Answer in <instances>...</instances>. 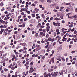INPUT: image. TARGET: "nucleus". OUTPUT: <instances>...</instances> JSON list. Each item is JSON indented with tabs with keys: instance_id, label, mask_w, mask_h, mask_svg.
<instances>
[{
	"instance_id": "1",
	"label": "nucleus",
	"mask_w": 77,
	"mask_h": 77,
	"mask_svg": "<svg viewBox=\"0 0 77 77\" xmlns=\"http://www.w3.org/2000/svg\"><path fill=\"white\" fill-rule=\"evenodd\" d=\"M51 62L52 63H53L54 62V57H53L50 59V61L49 62V65H51Z\"/></svg>"
},
{
	"instance_id": "2",
	"label": "nucleus",
	"mask_w": 77,
	"mask_h": 77,
	"mask_svg": "<svg viewBox=\"0 0 77 77\" xmlns=\"http://www.w3.org/2000/svg\"><path fill=\"white\" fill-rule=\"evenodd\" d=\"M57 74H58V72H54V74L53 72H52L51 74V75L53 76V77H55L57 76Z\"/></svg>"
},
{
	"instance_id": "3",
	"label": "nucleus",
	"mask_w": 77,
	"mask_h": 77,
	"mask_svg": "<svg viewBox=\"0 0 77 77\" xmlns=\"http://www.w3.org/2000/svg\"><path fill=\"white\" fill-rule=\"evenodd\" d=\"M75 6V4H74V3L71 2V4L70 5V7H71L72 8H74Z\"/></svg>"
},
{
	"instance_id": "4",
	"label": "nucleus",
	"mask_w": 77,
	"mask_h": 77,
	"mask_svg": "<svg viewBox=\"0 0 77 77\" xmlns=\"http://www.w3.org/2000/svg\"><path fill=\"white\" fill-rule=\"evenodd\" d=\"M32 72H33V68L32 67H31L30 68V70L29 71V73L31 74L32 73Z\"/></svg>"
},
{
	"instance_id": "5",
	"label": "nucleus",
	"mask_w": 77,
	"mask_h": 77,
	"mask_svg": "<svg viewBox=\"0 0 77 77\" xmlns=\"http://www.w3.org/2000/svg\"><path fill=\"white\" fill-rule=\"evenodd\" d=\"M51 77V74L50 73H48L47 75L46 76H45L44 77Z\"/></svg>"
},
{
	"instance_id": "6",
	"label": "nucleus",
	"mask_w": 77,
	"mask_h": 77,
	"mask_svg": "<svg viewBox=\"0 0 77 77\" xmlns=\"http://www.w3.org/2000/svg\"><path fill=\"white\" fill-rule=\"evenodd\" d=\"M43 68L44 70H46V69H47L48 68L47 67V66H46L45 65H44L43 66Z\"/></svg>"
},
{
	"instance_id": "7",
	"label": "nucleus",
	"mask_w": 77,
	"mask_h": 77,
	"mask_svg": "<svg viewBox=\"0 0 77 77\" xmlns=\"http://www.w3.org/2000/svg\"><path fill=\"white\" fill-rule=\"evenodd\" d=\"M73 18H74L75 20H77V15H74L73 16Z\"/></svg>"
},
{
	"instance_id": "8",
	"label": "nucleus",
	"mask_w": 77,
	"mask_h": 77,
	"mask_svg": "<svg viewBox=\"0 0 77 77\" xmlns=\"http://www.w3.org/2000/svg\"><path fill=\"white\" fill-rule=\"evenodd\" d=\"M21 45H22V46H25L26 45V44L25 43H20Z\"/></svg>"
},
{
	"instance_id": "9",
	"label": "nucleus",
	"mask_w": 77,
	"mask_h": 77,
	"mask_svg": "<svg viewBox=\"0 0 77 77\" xmlns=\"http://www.w3.org/2000/svg\"><path fill=\"white\" fill-rule=\"evenodd\" d=\"M56 25H57V26L59 27V26H60V23H59L57 22V23H56Z\"/></svg>"
},
{
	"instance_id": "10",
	"label": "nucleus",
	"mask_w": 77,
	"mask_h": 77,
	"mask_svg": "<svg viewBox=\"0 0 77 77\" xmlns=\"http://www.w3.org/2000/svg\"><path fill=\"white\" fill-rule=\"evenodd\" d=\"M41 49V47H38L36 48V51H38V50H39Z\"/></svg>"
},
{
	"instance_id": "11",
	"label": "nucleus",
	"mask_w": 77,
	"mask_h": 77,
	"mask_svg": "<svg viewBox=\"0 0 77 77\" xmlns=\"http://www.w3.org/2000/svg\"><path fill=\"white\" fill-rule=\"evenodd\" d=\"M53 24L55 26H57V25H56V23L55 22H53Z\"/></svg>"
},
{
	"instance_id": "12",
	"label": "nucleus",
	"mask_w": 77,
	"mask_h": 77,
	"mask_svg": "<svg viewBox=\"0 0 77 77\" xmlns=\"http://www.w3.org/2000/svg\"><path fill=\"white\" fill-rule=\"evenodd\" d=\"M18 63V65L19 66L21 65V63L20 62H19L18 63Z\"/></svg>"
},
{
	"instance_id": "13",
	"label": "nucleus",
	"mask_w": 77,
	"mask_h": 77,
	"mask_svg": "<svg viewBox=\"0 0 77 77\" xmlns=\"http://www.w3.org/2000/svg\"><path fill=\"white\" fill-rule=\"evenodd\" d=\"M29 54H26L24 56V57H29Z\"/></svg>"
},
{
	"instance_id": "14",
	"label": "nucleus",
	"mask_w": 77,
	"mask_h": 77,
	"mask_svg": "<svg viewBox=\"0 0 77 77\" xmlns=\"http://www.w3.org/2000/svg\"><path fill=\"white\" fill-rule=\"evenodd\" d=\"M42 17L43 18H45V16H44V14H42Z\"/></svg>"
},
{
	"instance_id": "15",
	"label": "nucleus",
	"mask_w": 77,
	"mask_h": 77,
	"mask_svg": "<svg viewBox=\"0 0 77 77\" xmlns=\"http://www.w3.org/2000/svg\"><path fill=\"white\" fill-rule=\"evenodd\" d=\"M43 32H44V33H45L46 32V29H43Z\"/></svg>"
},
{
	"instance_id": "16",
	"label": "nucleus",
	"mask_w": 77,
	"mask_h": 77,
	"mask_svg": "<svg viewBox=\"0 0 77 77\" xmlns=\"http://www.w3.org/2000/svg\"><path fill=\"white\" fill-rule=\"evenodd\" d=\"M63 39H64L65 41H66L67 40V38H65V37H63Z\"/></svg>"
},
{
	"instance_id": "17",
	"label": "nucleus",
	"mask_w": 77,
	"mask_h": 77,
	"mask_svg": "<svg viewBox=\"0 0 77 77\" xmlns=\"http://www.w3.org/2000/svg\"><path fill=\"white\" fill-rule=\"evenodd\" d=\"M61 59H62V61H63V62H65V58H62Z\"/></svg>"
},
{
	"instance_id": "18",
	"label": "nucleus",
	"mask_w": 77,
	"mask_h": 77,
	"mask_svg": "<svg viewBox=\"0 0 77 77\" xmlns=\"http://www.w3.org/2000/svg\"><path fill=\"white\" fill-rule=\"evenodd\" d=\"M41 2H42V3H45L46 2L45 1V0H41Z\"/></svg>"
},
{
	"instance_id": "19",
	"label": "nucleus",
	"mask_w": 77,
	"mask_h": 77,
	"mask_svg": "<svg viewBox=\"0 0 77 77\" xmlns=\"http://www.w3.org/2000/svg\"><path fill=\"white\" fill-rule=\"evenodd\" d=\"M7 11H11V8H8L7 9Z\"/></svg>"
},
{
	"instance_id": "20",
	"label": "nucleus",
	"mask_w": 77,
	"mask_h": 77,
	"mask_svg": "<svg viewBox=\"0 0 77 77\" xmlns=\"http://www.w3.org/2000/svg\"><path fill=\"white\" fill-rule=\"evenodd\" d=\"M24 49H23V50H27V48H26V47L24 46L23 47Z\"/></svg>"
},
{
	"instance_id": "21",
	"label": "nucleus",
	"mask_w": 77,
	"mask_h": 77,
	"mask_svg": "<svg viewBox=\"0 0 77 77\" xmlns=\"http://www.w3.org/2000/svg\"><path fill=\"white\" fill-rule=\"evenodd\" d=\"M57 68V66H55L54 68V69H56V68Z\"/></svg>"
},
{
	"instance_id": "22",
	"label": "nucleus",
	"mask_w": 77,
	"mask_h": 77,
	"mask_svg": "<svg viewBox=\"0 0 77 77\" xmlns=\"http://www.w3.org/2000/svg\"><path fill=\"white\" fill-rule=\"evenodd\" d=\"M12 64H11L10 65L8 66L9 68H11V67H12Z\"/></svg>"
},
{
	"instance_id": "23",
	"label": "nucleus",
	"mask_w": 77,
	"mask_h": 77,
	"mask_svg": "<svg viewBox=\"0 0 77 77\" xmlns=\"http://www.w3.org/2000/svg\"><path fill=\"white\" fill-rule=\"evenodd\" d=\"M71 47H72V46L71 45H69V49H70L71 48Z\"/></svg>"
},
{
	"instance_id": "24",
	"label": "nucleus",
	"mask_w": 77,
	"mask_h": 77,
	"mask_svg": "<svg viewBox=\"0 0 77 77\" xmlns=\"http://www.w3.org/2000/svg\"><path fill=\"white\" fill-rule=\"evenodd\" d=\"M66 36H68V33H67L64 36V37H63L64 38H65V37H66Z\"/></svg>"
},
{
	"instance_id": "25",
	"label": "nucleus",
	"mask_w": 77,
	"mask_h": 77,
	"mask_svg": "<svg viewBox=\"0 0 77 77\" xmlns=\"http://www.w3.org/2000/svg\"><path fill=\"white\" fill-rule=\"evenodd\" d=\"M48 39L49 41H52V38H48Z\"/></svg>"
},
{
	"instance_id": "26",
	"label": "nucleus",
	"mask_w": 77,
	"mask_h": 77,
	"mask_svg": "<svg viewBox=\"0 0 77 77\" xmlns=\"http://www.w3.org/2000/svg\"><path fill=\"white\" fill-rule=\"evenodd\" d=\"M53 11L54 12H57L58 11L57 10H54Z\"/></svg>"
},
{
	"instance_id": "27",
	"label": "nucleus",
	"mask_w": 77,
	"mask_h": 77,
	"mask_svg": "<svg viewBox=\"0 0 77 77\" xmlns=\"http://www.w3.org/2000/svg\"><path fill=\"white\" fill-rule=\"evenodd\" d=\"M33 62L32 61V62L30 63V65H33Z\"/></svg>"
},
{
	"instance_id": "28",
	"label": "nucleus",
	"mask_w": 77,
	"mask_h": 77,
	"mask_svg": "<svg viewBox=\"0 0 77 77\" xmlns=\"http://www.w3.org/2000/svg\"><path fill=\"white\" fill-rule=\"evenodd\" d=\"M56 42H55L54 43H53V46H54L55 45H56Z\"/></svg>"
},
{
	"instance_id": "29",
	"label": "nucleus",
	"mask_w": 77,
	"mask_h": 77,
	"mask_svg": "<svg viewBox=\"0 0 77 77\" xmlns=\"http://www.w3.org/2000/svg\"><path fill=\"white\" fill-rule=\"evenodd\" d=\"M22 25H22L23 27H25V26H26L25 24H24V23H23Z\"/></svg>"
},
{
	"instance_id": "30",
	"label": "nucleus",
	"mask_w": 77,
	"mask_h": 77,
	"mask_svg": "<svg viewBox=\"0 0 77 77\" xmlns=\"http://www.w3.org/2000/svg\"><path fill=\"white\" fill-rule=\"evenodd\" d=\"M21 15H20V16L18 17V19H19L20 20V18H21Z\"/></svg>"
},
{
	"instance_id": "31",
	"label": "nucleus",
	"mask_w": 77,
	"mask_h": 77,
	"mask_svg": "<svg viewBox=\"0 0 77 77\" xmlns=\"http://www.w3.org/2000/svg\"><path fill=\"white\" fill-rule=\"evenodd\" d=\"M66 5H71V2L69 3H67L66 4Z\"/></svg>"
},
{
	"instance_id": "32",
	"label": "nucleus",
	"mask_w": 77,
	"mask_h": 77,
	"mask_svg": "<svg viewBox=\"0 0 77 77\" xmlns=\"http://www.w3.org/2000/svg\"><path fill=\"white\" fill-rule=\"evenodd\" d=\"M44 27H45L44 26H43V25L41 26L40 27V28H44Z\"/></svg>"
},
{
	"instance_id": "33",
	"label": "nucleus",
	"mask_w": 77,
	"mask_h": 77,
	"mask_svg": "<svg viewBox=\"0 0 77 77\" xmlns=\"http://www.w3.org/2000/svg\"><path fill=\"white\" fill-rule=\"evenodd\" d=\"M40 16H37V17H36V19H37V20H38L39 19V18H40Z\"/></svg>"
},
{
	"instance_id": "34",
	"label": "nucleus",
	"mask_w": 77,
	"mask_h": 77,
	"mask_svg": "<svg viewBox=\"0 0 77 77\" xmlns=\"http://www.w3.org/2000/svg\"><path fill=\"white\" fill-rule=\"evenodd\" d=\"M33 71H36V68H35V67L34 68Z\"/></svg>"
},
{
	"instance_id": "35",
	"label": "nucleus",
	"mask_w": 77,
	"mask_h": 77,
	"mask_svg": "<svg viewBox=\"0 0 77 77\" xmlns=\"http://www.w3.org/2000/svg\"><path fill=\"white\" fill-rule=\"evenodd\" d=\"M65 29V28H63L62 29V31L63 32H64V30Z\"/></svg>"
},
{
	"instance_id": "36",
	"label": "nucleus",
	"mask_w": 77,
	"mask_h": 77,
	"mask_svg": "<svg viewBox=\"0 0 77 77\" xmlns=\"http://www.w3.org/2000/svg\"><path fill=\"white\" fill-rule=\"evenodd\" d=\"M47 75V73L46 72H45L43 74V75L44 76H46Z\"/></svg>"
},
{
	"instance_id": "37",
	"label": "nucleus",
	"mask_w": 77,
	"mask_h": 77,
	"mask_svg": "<svg viewBox=\"0 0 77 77\" xmlns=\"http://www.w3.org/2000/svg\"><path fill=\"white\" fill-rule=\"evenodd\" d=\"M29 66H26V69H28V68H29Z\"/></svg>"
},
{
	"instance_id": "38",
	"label": "nucleus",
	"mask_w": 77,
	"mask_h": 77,
	"mask_svg": "<svg viewBox=\"0 0 77 77\" xmlns=\"http://www.w3.org/2000/svg\"><path fill=\"white\" fill-rule=\"evenodd\" d=\"M47 2L48 3H51V0H47Z\"/></svg>"
},
{
	"instance_id": "39",
	"label": "nucleus",
	"mask_w": 77,
	"mask_h": 77,
	"mask_svg": "<svg viewBox=\"0 0 77 77\" xmlns=\"http://www.w3.org/2000/svg\"><path fill=\"white\" fill-rule=\"evenodd\" d=\"M55 51H54V50H53L52 51V54H53L54 53V52Z\"/></svg>"
},
{
	"instance_id": "40",
	"label": "nucleus",
	"mask_w": 77,
	"mask_h": 77,
	"mask_svg": "<svg viewBox=\"0 0 77 77\" xmlns=\"http://www.w3.org/2000/svg\"><path fill=\"white\" fill-rule=\"evenodd\" d=\"M11 69H12V70H14V69H15V67L13 66L11 68Z\"/></svg>"
},
{
	"instance_id": "41",
	"label": "nucleus",
	"mask_w": 77,
	"mask_h": 77,
	"mask_svg": "<svg viewBox=\"0 0 77 77\" xmlns=\"http://www.w3.org/2000/svg\"><path fill=\"white\" fill-rule=\"evenodd\" d=\"M69 27H73V25H71L69 26Z\"/></svg>"
},
{
	"instance_id": "42",
	"label": "nucleus",
	"mask_w": 77,
	"mask_h": 77,
	"mask_svg": "<svg viewBox=\"0 0 77 77\" xmlns=\"http://www.w3.org/2000/svg\"><path fill=\"white\" fill-rule=\"evenodd\" d=\"M27 17L28 18H29V19H30V18H32V17H31L30 16H28Z\"/></svg>"
},
{
	"instance_id": "43",
	"label": "nucleus",
	"mask_w": 77,
	"mask_h": 77,
	"mask_svg": "<svg viewBox=\"0 0 77 77\" xmlns=\"http://www.w3.org/2000/svg\"><path fill=\"white\" fill-rule=\"evenodd\" d=\"M33 17H35V14H32L31 15Z\"/></svg>"
},
{
	"instance_id": "44",
	"label": "nucleus",
	"mask_w": 77,
	"mask_h": 77,
	"mask_svg": "<svg viewBox=\"0 0 77 77\" xmlns=\"http://www.w3.org/2000/svg\"><path fill=\"white\" fill-rule=\"evenodd\" d=\"M54 20L56 21H57L58 20V19L57 17H56V18H55Z\"/></svg>"
},
{
	"instance_id": "45",
	"label": "nucleus",
	"mask_w": 77,
	"mask_h": 77,
	"mask_svg": "<svg viewBox=\"0 0 77 77\" xmlns=\"http://www.w3.org/2000/svg\"><path fill=\"white\" fill-rule=\"evenodd\" d=\"M50 28V27L49 26H48L47 27H46L47 29H48Z\"/></svg>"
},
{
	"instance_id": "46",
	"label": "nucleus",
	"mask_w": 77,
	"mask_h": 77,
	"mask_svg": "<svg viewBox=\"0 0 77 77\" xmlns=\"http://www.w3.org/2000/svg\"><path fill=\"white\" fill-rule=\"evenodd\" d=\"M0 5L2 6H3V3L2 2L0 4Z\"/></svg>"
},
{
	"instance_id": "47",
	"label": "nucleus",
	"mask_w": 77,
	"mask_h": 77,
	"mask_svg": "<svg viewBox=\"0 0 77 77\" xmlns=\"http://www.w3.org/2000/svg\"><path fill=\"white\" fill-rule=\"evenodd\" d=\"M49 35L48 34H47L46 36V38H48V37H49Z\"/></svg>"
},
{
	"instance_id": "48",
	"label": "nucleus",
	"mask_w": 77,
	"mask_h": 77,
	"mask_svg": "<svg viewBox=\"0 0 77 77\" xmlns=\"http://www.w3.org/2000/svg\"><path fill=\"white\" fill-rule=\"evenodd\" d=\"M57 32H59V29H56V33H57Z\"/></svg>"
},
{
	"instance_id": "49",
	"label": "nucleus",
	"mask_w": 77,
	"mask_h": 77,
	"mask_svg": "<svg viewBox=\"0 0 77 77\" xmlns=\"http://www.w3.org/2000/svg\"><path fill=\"white\" fill-rule=\"evenodd\" d=\"M23 49H20V50H19V52H21L22 51H23Z\"/></svg>"
},
{
	"instance_id": "50",
	"label": "nucleus",
	"mask_w": 77,
	"mask_h": 77,
	"mask_svg": "<svg viewBox=\"0 0 77 77\" xmlns=\"http://www.w3.org/2000/svg\"><path fill=\"white\" fill-rule=\"evenodd\" d=\"M24 33H27V30H25L24 31Z\"/></svg>"
},
{
	"instance_id": "51",
	"label": "nucleus",
	"mask_w": 77,
	"mask_h": 77,
	"mask_svg": "<svg viewBox=\"0 0 77 77\" xmlns=\"http://www.w3.org/2000/svg\"><path fill=\"white\" fill-rule=\"evenodd\" d=\"M14 11H15V9H13L11 11V12H14Z\"/></svg>"
},
{
	"instance_id": "52",
	"label": "nucleus",
	"mask_w": 77,
	"mask_h": 77,
	"mask_svg": "<svg viewBox=\"0 0 77 77\" xmlns=\"http://www.w3.org/2000/svg\"><path fill=\"white\" fill-rule=\"evenodd\" d=\"M28 65H29L28 64H26H26H24V66H28Z\"/></svg>"
},
{
	"instance_id": "53",
	"label": "nucleus",
	"mask_w": 77,
	"mask_h": 77,
	"mask_svg": "<svg viewBox=\"0 0 77 77\" xmlns=\"http://www.w3.org/2000/svg\"><path fill=\"white\" fill-rule=\"evenodd\" d=\"M4 71H5L6 72V71H8V70L6 68H5L4 69Z\"/></svg>"
},
{
	"instance_id": "54",
	"label": "nucleus",
	"mask_w": 77,
	"mask_h": 77,
	"mask_svg": "<svg viewBox=\"0 0 77 77\" xmlns=\"http://www.w3.org/2000/svg\"><path fill=\"white\" fill-rule=\"evenodd\" d=\"M14 34H17V33H18V32L17 31H15L14 32Z\"/></svg>"
},
{
	"instance_id": "55",
	"label": "nucleus",
	"mask_w": 77,
	"mask_h": 77,
	"mask_svg": "<svg viewBox=\"0 0 77 77\" xmlns=\"http://www.w3.org/2000/svg\"><path fill=\"white\" fill-rule=\"evenodd\" d=\"M71 30H72V29H71V28H69L68 29V31H71Z\"/></svg>"
},
{
	"instance_id": "56",
	"label": "nucleus",
	"mask_w": 77,
	"mask_h": 77,
	"mask_svg": "<svg viewBox=\"0 0 77 77\" xmlns=\"http://www.w3.org/2000/svg\"><path fill=\"white\" fill-rule=\"evenodd\" d=\"M56 9H59V7H56Z\"/></svg>"
},
{
	"instance_id": "57",
	"label": "nucleus",
	"mask_w": 77,
	"mask_h": 77,
	"mask_svg": "<svg viewBox=\"0 0 77 77\" xmlns=\"http://www.w3.org/2000/svg\"><path fill=\"white\" fill-rule=\"evenodd\" d=\"M38 33H37L35 34V37H38Z\"/></svg>"
},
{
	"instance_id": "58",
	"label": "nucleus",
	"mask_w": 77,
	"mask_h": 77,
	"mask_svg": "<svg viewBox=\"0 0 77 77\" xmlns=\"http://www.w3.org/2000/svg\"><path fill=\"white\" fill-rule=\"evenodd\" d=\"M43 33L42 32H40V35H43Z\"/></svg>"
},
{
	"instance_id": "59",
	"label": "nucleus",
	"mask_w": 77,
	"mask_h": 77,
	"mask_svg": "<svg viewBox=\"0 0 77 77\" xmlns=\"http://www.w3.org/2000/svg\"><path fill=\"white\" fill-rule=\"evenodd\" d=\"M20 57H21L22 56H23V54H20L19 56Z\"/></svg>"
},
{
	"instance_id": "60",
	"label": "nucleus",
	"mask_w": 77,
	"mask_h": 77,
	"mask_svg": "<svg viewBox=\"0 0 77 77\" xmlns=\"http://www.w3.org/2000/svg\"><path fill=\"white\" fill-rule=\"evenodd\" d=\"M63 73L62 72H61L60 73V75H63Z\"/></svg>"
},
{
	"instance_id": "61",
	"label": "nucleus",
	"mask_w": 77,
	"mask_h": 77,
	"mask_svg": "<svg viewBox=\"0 0 77 77\" xmlns=\"http://www.w3.org/2000/svg\"><path fill=\"white\" fill-rule=\"evenodd\" d=\"M74 34H76L77 33V31L76 30H75L74 31Z\"/></svg>"
},
{
	"instance_id": "62",
	"label": "nucleus",
	"mask_w": 77,
	"mask_h": 77,
	"mask_svg": "<svg viewBox=\"0 0 77 77\" xmlns=\"http://www.w3.org/2000/svg\"><path fill=\"white\" fill-rule=\"evenodd\" d=\"M57 60H59V61H60V62L61 61V59H60V58H58L57 59Z\"/></svg>"
},
{
	"instance_id": "63",
	"label": "nucleus",
	"mask_w": 77,
	"mask_h": 77,
	"mask_svg": "<svg viewBox=\"0 0 77 77\" xmlns=\"http://www.w3.org/2000/svg\"><path fill=\"white\" fill-rule=\"evenodd\" d=\"M11 77V75L10 74V73H9L8 74V77Z\"/></svg>"
},
{
	"instance_id": "64",
	"label": "nucleus",
	"mask_w": 77,
	"mask_h": 77,
	"mask_svg": "<svg viewBox=\"0 0 77 77\" xmlns=\"http://www.w3.org/2000/svg\"><path fill=\"white\" fill-rule=\"evenodd\" d=\"M77 38L74 39V41L75 42H77Z\"/></svg>"
}]
</instances>
